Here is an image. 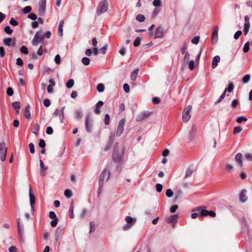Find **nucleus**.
<instances>
[{
  "label": "nucleus",
  "mask_w": 252,
  "mask_h": 252,
  "mask_svg": "<svg viewBox=\"0 0 252 252\" xmlns=\"http://www.w3.org/2000/svg\"><path fill=\"white\" fill-rule=\"evenodd\" d=\"M119 143H116L114 146L113 152L112 154L113 160L116 163H120L122 160L123 155L124 154V150L123 149L121 153H120Z\"/></svg>",
  "instance_id": "nucleus-1"
},
{
  "label": "nucleus",
  "mask_w": 252,
  "mask_h": 252,
  "mask_svg": "<svg viewBox=\"0 0 252 252\" xmlns=\"http://www.w3.org/2000/svg\"><path fill=\"white\" fill-rule=\"evenodd\" d=\"M110 172H109V171H107V170L106 169H104L103 171V172L101 173V174L100 175V176L99 178V180H98V182H99V188H98V193H99L102 190L103 182H104L105 177L107 176L106 180H108L110 177Z\"/></svg>",
  "instance_id": "nucleus-2"
},
{
  "label": "nucleus",
  "mask_w": 252,
  "mask_h": 252,
  "mask_svg": "<svg viewBox=\"0 0 252 252\" xmlns=\"http://www.w3.org/2000/svg\"><path fill=\"white\" fill-rule=\"evenodd\" d=\"M108 9V2L106 0L101 1L97 6L96 13L98 16L105 12Z\"/></svg>",
  "instance_id": "nucleus-3"
},
{
  "label": "nucleus",
  "mask_w": 252,
  "mask_h": 252,
  "mask_svg": "<svg viewBox=\"0 0 252 252\" xmlns=\"http://www.w3.org/2000/svg\"><path fill=\"white\" fill-rule=\"evenodd\" d=\"M192 106L190 105L186 107L182 113V119L184 122H188L190 119L191 116L190 112L191 110Z\"/></svg>",
  "instance_id": "nucleus-4"
},
{
  "label": "nucleus",
  "mask_w": 252,
  "mask_h": 252,
  "mask_svg": "<svg viewBox=\"0 0 252 252\" xmlns=\"http://www.w3.org/2000/svg\"><path fill=\"white\" fill-rule=\"evenodd\" d=\"M7 153V148L5 147V143L1 141L0 143V160L4 161L5 160Z\"/></svg>",
  "instance_id": "nucleus-5"
},
{
  "label": "nucleus",
  "mask_w": 252,
  "mask_h": 252,
  "mask_svg": "<svg viewBox=\"0 0 252 252\" xmlns=\"http://www.w3.org/2000/svg\"><path fill=\"white\" fill-rule=\"evenodd\" d=\"M64 108H65V106H63L59 109H56L53 114V116L59 117L60 121L61 123H63V120L64 118Z\"/></svg>",
  "instance_id": "nucleus-6"
},
{
  "label": "nucleus",
  "mask_w": 252,
  "mask_h": 252,
  "mask_svg": "<svg viewBox=\"0 0 252 252\" xmlns=\"http://www.w3.org/2000/svg\"><path fill=\"white\" fill-rule=\"evenodd\" d=\"M126 123V119L123 118L120 120L118 123V126L117 127V130L116 131V135L117 136H120L124 131V127Z\"/></svg>",
  "instance_id": "nucleus-7"
},
{
  "label": "nucleus",
  "mask_w": 252,
  "mask_h": 252,
  "mask_svg": "<svg viewBox=\"0 0 252 252\" xmlns=\"http://www.w3.org/2000/svg\"><path fill=\"white\" fill-rule=\"evenodd\" d=\"M29 196L31 209L33 211L34 210V206L35 203V198L33 193L32 192V187L31 185H30L29 187Z\"/></svg>",
  "instance_id": "nucleus-8"
},
{
  "label": "nucleus",
  "mask_w": 252,
  "mask_h": 252,
  "mask_svg": "<svg viewBox=\"0 0 252 252\" xmlns=\"http://www.w3.org/2000/svg\"><path fill=\"white\" fill-rule=\"evenodd\" d=\"M164 29L162 26H158L156 30L154 38H162L164 36Z\"/></svg>",
  "instance_id": "nucleus-9"
},
{
  "label": "nucleus",
  "mask_w": 252,
  "mask_h": 252,
  "mask_svg": "<svg viewBox=\"0 0 252 252\" xmlns=\"http://www.w3.org/2000/svg\"><path fill=\"white\" fill-rule=\"evenodd\" d=\"M92 124L90 122V116L88 115L86 117L85 120V128L86 131L88 133H91L92 131Z\"/></svg>",
  "instance_id": "nucleus-10"
},
{
  "label": "nucleus",
  "mask_w": 252,
  "mask_h": 252,
  "mask_svg": "<svg viewBox=\"0 0 252 252\" xmlns=\"http://www.w3.org/2000/svg\"><path fill=\"white\" fill-rule=\"evenodd\" d=\"M218 31L219 28L217 26H215L214 28V30L212 34V40L214 44H216L218 42Z\"/></svg>",
  "instance_id": "nucleus-11"
},
{
  "label": "nucleus",
  "mask_w": 252,
  "mask_h": 252,
  "mask_svg": "<svg viewBox=\"0 0 252 252\" xmlns=\"http://www.w3.org/2000/svg\"><path fill=\"white\" fill-rule=\"evenodd\" d=\"M249 17L247 15L245 17V23L244 26V32L245 35H247L249 32L250 27V23L249 21Z\"/></svg>",
  "instance_id": "nucleus-12"
},
{
  "label": "nucleus",
  "mask_w": 252,
  "mask_h": 252,
  "mask_svg": "<svg viewBox=\"0 0 252 252\" xmlns=\"http://www.w3.org/2000/svg\"><path fill=\"white\" fill-rule=\"evenodd\" d=\"M17 231L19 235L22 236L24 233V226L20 222V219L18 218L17 219Z\"/></svg>",
  "instance_id": "nucleus-13"
},
{
  "label": "nucleus",
  "mask_w": 252,
  "mask_h": 252,
  "mask_svg": "<svg viewBox=\"0 0 252 252\" xmlns=\"http://www.w3.org/2000/svg\"><path fill=\"white\" fill-rule=\"evenodd\" d=\"M247 192V191L246 189H243L240 193L239 199L240 201L242 203L245 202L248 199V197L246 195Z\"/></svg>",
  "instance_id": "nucleus-14"
},
{
  "label": "nucleus",
  "mask_w": 252,
  "mask_h": 252,
  "mask_svg": "<svg viewBox=\"0 0 252 252\" xmlns=\"http://www.w3.org/2000/svg\"><path fill=\"white\" fill-rule=\"evenodd\" d=\"M220 57L219 56H216L214 57L212 62V68H215L218 64V63L220 62Z\"/></svg>",
  "instance_id": "nucleus-15"
},
{
  "label": "nucleus",
  "mask_w": 252,
  "mask_h": 252,
  "mask_svg": "<svg viewBox=\"0 0 252 252\" xmlns=\"http://www.w3.org/2000/svg\"><path fill=\"white\" fill-rule=\"evenodd\" d=\"M242 155L241 153H238L235 157V159L236 162L238 163L240 167H242L243 166V161L242 160Z\"/></svg>",
  "instance_id": "nucleus-16"
},
{
  "label": "nucleus",
  "mask_w": 252,
  "mask_h": 252,
  "mask_svg": "<svg viewBox=\"0 0 252 252\" xmlns=\"http://www.w3.org/2000/svg\"><path fill=\"white\" fill-rule=\"evenodd\" d=\"M178 219V216L177 215H173L170 216L167 219V222L170 223H176Z\"/></svg>",
  "instance_id": "nucleus-17"
},
{
  "label": "nucleus",
  "mask_w": 252,
  "mask_h": 252,
  "mask_svg": "<svg viewBox=\"0 0 252 252\" xmlns=\"http://www.w3.org/2000/svg\"><path fill=\"white\" fill-rule=\"evenodd\" d=\"M30 106L29 105H27L24 110V116L27 119H30L31 118V112H30Z\"/></svg>",
  "instance_id": "nucleus-18"
},
{
  "label": "nucleus",
  "mask_w": 252,
  "mask_h": 252,
  "mask_svg": "<svg viewBox=\"0 0 252 252\" xmlns=\"http://www.w3.org/2000/svg\"><path fill=\"white\" fill-rule=\"evenodd\" d=\"M46 8V2H39V13L40 15H43L45 12Z\"/></svg>",
  "instance_id": "nucleus-19"
},
{
  "label": "nucleus",
  "mask_w": 252,
  "mask_h": 252,
  "mask_svg": "<svg viewBox=\"0 0 252 252\" xmlns=\"http://www.w3.org/2000/svg\"><path fill=\"white\" fill-rule=\"evenodd\" d=\"M39 162H40V173L42 176H44V174L43 172H44V171H45L48 169V167L44 166V163L41 159H40Z\"/></svg>",
  "instance_id": "nucleus-20"
},
{
  "label": "nucleus",
  "mask_w": 252,
  "mask_h": 252,
  "mask_svg": "<svg viewBox=\"0 0 252 252\" xmlns=\"http://www.w3.org/2000/svg\"><path fill=\"white\" fill-rule=\"evenodd\" d=\"M193 172V167L189 166L186 170L185 178L190 177Z\"/></svg>",
  "instance_id": "nucleus-21"
},
{
  "label": "nucleus",
  "mask_w": 252,
  "mask_h": 252,
  "mask_svg": "<svg viewBox=\"0 0 252 252\" xmlns=\"http://www.w3.org/2000/svg\"><path fill=\"white\" fill-rule=\"evenodd\" d=\"M64 24V21L63 20H62L60 21L59 27H58V33L60 36L63 35V26Z\"/></svg>",
  "instance_id": "nucleus-22"
},
{
  "label": "nucleus",
  "mask_w": 252,
  "mask_h": 252,
  "mask_svg": "<svg viewBox=\"0 0 252 252\" xmlns=\"http://www.w3.org/2000/svg\"><path fill=\"white\" fill-rule=\"evenodd\" d=\"M197 211H200V215L201 216L205 217L208 215L209 211L206 209H201V207H198L196 209Z\"/></svg>",
  "instance_id": "nucleus-23"
},
{
  "label": "nucleus",
  "mask_w": 252,
  "mask_h": 252,
  "mask_svg": "<svg viewBox=\"0 0 252 252\" xmlns=\"http://www.w3.org/2000/svg\"><path fill=\"white\" fill-rule=\"evenodd\" d=\"M73 209H74L73 202H71V203L70 204V207H69V210H68L69 217L71 219H73L74 218V215L73 214Z\"/></svg>",
  "instance_id": "nucleus-24"
},
{
  "label": "nucleus",
  "mask_w": 252,
  "mask_h": 252,
  "mask_svg": "<svg viewBox=\"0 0 252 252\" xmlns=\"http://www.w3.org/2000/svg\"><path fill=\"white\" fill-rule=\"evenodd\" d=\"M139 71L138 69H135L134 71H133L131 75H130V79L132 81H135L138 75V72Z\"/></svg>",
  "instance_id": "nucleus-25"
},
{
  "label": "nucleus",
  "mask_w": 252,
  "mask_h": 252,
  "mask_svg": "<svg viewBox=\"0 0 252 252\" xmlns=\"http://www.w3.org/2000/svg\"><path fill=\"white\" fill-rule=\"evenodd\" d=\"M196 131V127L195 125H193L191 132L189 133V138L190 140L193 139L194 137L195 133Z\"/></svg>",
  "instance_id": "nucleus-26"
},
{
  "label": "nucleus",
  "mask_w": 252,
  "mask_h": 252,
  "mask_svg": "<svg viewBox=\"0 0 252 252\" xmlns=\"http://www.w3.org/2000/svg\"><path fill=\"white\" fill-rule=\"evenodd\" d=\"M34 37L38 38L40 41H42L44 40V35L40 31L37 32L35 33Z\"/></svg>",
  "instance_id": "nucleus-27"
},
{
  "label": "nucleus",
  "mask_w": 252,
  "mask_h": 252,
  "mask_svg": "<svg viewBox=\"0 0 252 252\" xmlns=\"http://www.w3.org/2000/svg\"><path fill=\"white\" fill-rule=\"evenodd\" d=\"M12 40V39L11 38H5L3 40V42L5 46H10L11 45Z\"/></svg>",
  "instance_id": "nucleus-28"
},
{
  "label": "nucleus",
  "mask_w": 252,
  "mask_h": 252,
  "mask_svg": "<svg viewBox=\"0 0 252 252\" xmlns=\"http://www.w3.org/2000/svg\"><path fill=\"white\" fill-rule=\"evenodd\" d=\"M136 20L139 22H144L145 20V16L142 14H138L136 16Z\"/></svg>",
  "instance_id": "nucleus-29"
},
{
  "label": "nucleus",
  "mask_w": 252,
  "mask_h": 252,
  "mask_svg": "<svg viewBox=\"0 0 252 252\" xmlns=\"http://www.w3.org/2000/svg\"><path fill=\"white\" fill-rule=\"evenodd\" d=\"M74 84V80L72 79H70L67 81L66 84V87L68 89L71 88Z\"/></svg>",
  "instance_id": "nucleus-30"
},
{
  "label": "nucleus",
  "mask_w": 252,
  "mask_h": 252,
  "mask_svg": "<svg viewBox=\"0 0 252 252\" xmlns=\"http://www.w3.org/2000/svg\"><path fill=\"white\" fill-rule=\"evenodd\" d=\"M20 51L25 55H27L29 53L28 49L25 46H22L20 49Z\"/></svg>",
  "instance_id": "nucleus-31"
},
{
  "label": "nucleus",
  "mask_w": 252,
  "mask_h": 252,
  "mask_svg": "<svg viewBox=\"0 0 252 252\" xmlns=\"http://www.w3.org/2000/svg\"><path fill=\"white\" fill-rule=\"evenodd\" d=\"M96 89L98 92L102 93L104 90V85L102 83L98 84L97 85Z\"/></svg>",
  "instance_id": "nucleus-32"
},
{
  "label": "nucleus",
  "mask_w": 252,
  "mask_h": 252,
  "mask_svg": "<svg viewBox=\"0 0 252 252\" xmlns=\"http://www.w3.org/2000/svg\"><path fill=\"white\" fill-rule=\"evenodd\" d=\"M64 194L66 198H70L72 195V193L70 190L66 189L64 192Z\"/></svg>",
  "instance_id": "nucleus-33"
},
{
  "label": "nucleus",
  "mask_w": 252,
  "mask_h": 252,
  "mask_svg": "<svg viewBox=\"0 0 252 252\" xmlns=\"http://www.w3.org/2000/svg\"><path fill=\"white\" fill-rule=\"evenodd\" d=\"M251 76L249 74L245 75L242 78V82L244 84L248 83L250 80Z\"/></svg>",
  "instance_id": "nucleus-34"
},
{
  "label": "nucleus",
  "mask_w": 252,
  "mask_h": 252,
  "mask_svg": "<svg viewBox=\"0 0 252 252\" xmlns=\"http://www.w3.org/2000/svg\"><path fill=\"white\" fill-rule=\"evenodd\" d=\"M82 63L85 65H88L90 63V60L87 57H84L82 59Z\"/></svg>",
  "instance_id": "nucleus-35"
},
{
  "label": "nucleus",
  "mask_w": 252,
  "mask_h": 252,
  "mask_svg": "<svg viewBox=\"0 0 252 252\" xmlns=\"http://www.w3.org/2000/svg\"><path fill=\"white\" fill-rule=\"evenodd\" d=\"M234 88L233 84L232 82L229 83V85L227 88H226L224 90H226V92L231 93L233 91Z\"/></svg>",
  "instance_id": "nucleus-36"
},
{
  "label": "nucleus",
  "mask_w": 252,
  "mask_h": 252,
  "mask_svg": "<svg viewBox=\"0 0 252 252\" xmlns=\"http://www.w3.org/2000/svg\"><path fill=\"white\" fill-rule=\"evenodd\" d=\"M141 42V38L140 37H137L134 41L133 45L135 47L138 46Z\"/></svg>",
  "instance_id": "nucleus-37"
},
{
  "label": "nucleus",
  "mask_w": 252,
  "mask_h": 252,
  "mask_svg": "<svg viewBox=\"0 0 252 252\" xmlns=\"http://www.w3.org/2000/svg\"><path fill=\"white\" fill-rule=\"evenodd\" d=\"M12 106L14 109H19L20 108V103L18 101L13 102Z\"/></svg>",
  "instance_id": "nucleus-38"
},
{
  "label": "nucleus",
  "mask_w": 252,
  "mask_h": 252,
  "mask_svg": "<svg viewBox=\"0 0 252 252\" xmlns=\"http://www.w3.org/2000/svg\"><path fill=\"white\" fill-rule=\"evenodd\" d=\"M226 93V90H224L223 93L221 94V95L220 96V98L215 102V104H218L220 103L221 100L224 98L225 94Z\"/></svg>",
  "instance_id": "nucleus-39"
},
{
  "label": "nucleus",
  "mask_w": 252,
  "mask_h": 252,
  "mask_svg": "<svg viewBox=\"0 0 252 252\" xmlns=\"http://www.w3.org/2000/svg\"><path fill=\"white\" fill-rule=\"evenodd\" d=\"M32 10V7L30 6H27L23 9V12L25 14L30 13Z\"/></svg>",
  "instance_id": "nucleus-40"
},
{
  "label": "nucleus",
  "mask_w": 252,
  "mask_h": 252,
  "mask_svg": "<svg viewBox=\"0 0 252 252\" xmlns=\"http://www.w3.org/2000/svg\"><path fill=\"white\" fill-rule=\"evenodd\" d=\"M249 46H250V43L249 42H247L244 46V47H243V52L244 53H247L249 51Z\"/></svg>",
  "instance_id": "nucleus-41"
},
{
  "label": "nucleus",
  "mask_w": 252,
  "mask_h": 252,
  "mask_svg": "<svg viewBox=\"0 0 252 252\" xmlns=\"http://www.w3.org/2000/svg\"><path fill=\"white\" fill-rule=\"evenodd\" d=\"M41 41H40L38 38H35V37L34 36V38L32 40V44L33 46H37L39 42Z\"/></svg>",
  "instance_id": "nucleus-42"
},
{
  "label": "nucleus",
  "mask_w": 252,
  "mask_h": 252,
  "mask_svg": "<svg viewBox=\"0 0 252 252\" xmlns=\"http://www.w3.org/2000/svg\"><path fill=\"white\" fill-rule=\"evenodd\" d=\"M4 31L6 33L9 34H11L13 32V30L10 29V27L9 26H6L4 28Z\"/></svg>",
  "instance_id": "nucleus-43"
},
{
  "label": "nucleus",
  "mask_w": 252,
  "mask_h": 252,
  "mask_svg": "<svg viewBox=\"0 0 252 252\" xmlns=\"http://www.w3.org/2000/svg\"><path fill=\"white\" fill-rule=\"evenodd\" d=\"M109 123H110V116H109V114H106L105 115V117H104V124L106 126H108V125H109Z\"/></svg>",
  "instance_id": "nucleus-44"
},
{
  "label": "nucleus",
  "mask_w": 252,
  "mask_h": 252,
  "mask_svg": "<svg viewBox=\"0 0 252 252\" xmlns=\"http://www.w3.org/2000/svg\"><path fill=\"white\" fill-rule=\"evenodd\" d=\"M39 129V126L37 124H35L33 126L32 132L37 134Z\"/></svg>",
  "instance_id": "nucleus-45"
},
{
  "label": "nucleus",
  "mask_w": 252,
  "mask_h": 252,
  "mask_svg": "<svg viewBox=\"0 0 252 252\" xmlns=\"http://www.w3.org/2000/svg\"><path fill=\"white\" fill-rule=\"evenodd\" d=\"M153 4L155 7H159L161 6V1L160 0H154Z\"/></svg>",
  "instance_id": "nucleus-46"
},
{
  "label": "nucleus",
  "mask_w": 252,
  "mask_h": 252,
  "mask_svg": "<svg viewBox=\"0 0 252 252\" xmlns=\"http://www.w3.org/2000/svg\"><path fill=\"white\" fill-rule=\"evenodd\" d=\"M247 119L243 116H241L238 117L237 119L236 122L238 123H241L243 121L246 122L247 121Z\"/></svg>",
  "instance_id": "nucleus-47"
},
{
  "label": "nucleus",
  "mask_w": 252,
  "mask_h": 252,
  "mask_svg": "<svg viewBox=\"0 0 252 252\" xmlns=\"http://www.w3.org/2000/svg\"><path fill=\"white\" fill-rule=\"evenodd\" d=\"M190 59V55L188 52H186L184 59V62L187 63L189 62Z\"/></svg>",
  "instance_id": "nucleus-48"
},
{
  "label": "nucleus",
  "mask_w": 252,
  "mask_h": 252,
  "mask_svg": "<svg viewBox=\"0 0 252 252\" xmlns=\"http://www.w3.org/2000/svg\"><path fill=\"white\" fill-rule=\"evenodd\" d=\"M9 23L13 26H16L18 25V22L13 18H11L10 20Z\"/></svg>",
  "instance_id": "nucleus-49"
},
{
  "label": "nucleus",
  "mask_w": 252,
  "mask_h": 252,
  "mask_svg": "<svg viewBox=\"0 0 252 252\" xmlns=\"http://www.w3.org/2000/svg\"><path fill=\"white\" fill-rule=\"evenodd\" d=\"M173 195V192L171 189H167L166 191V195L167 197H171Z\"/></svg>",
  "instance_id": "nucleus-50"
},
{
  "label": "nucleus",
  "mask_w": 252,
  "mask_h": 252,
  "mask_svg": "<svg viewBox=\"0 0 252 252\" xmlns=\"http://www.w3.org/2000/svg\"><path fill=\"white\" fill-rule=\"evenodd\" d=\"M242 130V128L240 126H236L234 128L233 133L234 134H237L240 133Z\"/></svg>",
  "instance_id": "nucleus-51"
},
{
  "label": "nucleus",
  "mask_w": 252,
  "mask_h": 252,
  "mask_svg": "<svg viewBox=\"0 0 252 252\" xmlns=\"http://www.w3.org/2000/svg\"><path fill=\"white\" fill-rule=\"evenodd\" d=\"M156 190L158 192H160L162 189V185L160 184H157L156 185Z\"/></svg>",
  "instance_id": "nucleus-52"
},
{
  "label": "nucleus",
  "mask_w": 252,
  "mask_h": 252,
  "mask_svg": "<svg viewBox=\"0 0 252 252\" xmlns=\"http://www.w3.org/2000/svg\"><path fill=\"white\" fill-rule=\"evenodd\" d=\"M54 61H55V62L59 64L61 63V57L59 55H56L55 57V59H54Z\"/></svg>",
  "instance_id": "nucleus-53"
},
{
  "label": "nucleus",
  "mask_w": 252,
  "mask_h": 252,
  "mask_svg": "<svg viewBox=\"0 0 252 252\" xmlns=\"http://www.w3.org/2000/svg\"><path fill=\"white\" fill-rule=\"evenodd\" d=\"M194 67V62L193 60L189 62V68L190 70H192Z\"/></svg>",
  "instance_id": "nucleus-54"
},
{
  "label": "nucleus",
  "mask_w": 252,
  "mask_h": 252,
  "mask_svg": "<svg viewBox=\"0 0 252 252\" xmlns=\"http://www.w3.org/2000/svg\"><path fill=\"white\" fill-rule=\"evenodd\" d=\"M6 94L8 96H12L13 94V91L12 88L8 87L6 90Z\"/></svg>",
  "instance_id": "nucleus-55"
},
{
  "label": "nucleus",
  "mask_w": 252,
  "mask_h": 252,
  "mask_svg": "<svg viewBox=\"0 0 252 252\" xmlns=\"http://www.w3.org/2000/svg\"><path fill=\"white\" fill-rule=\"evenodd\" d=\"M49 217L50 219L53 220L58 219L56 214L55 213V212L53 211H51L49 212Z\"/></svg>",
  "instance_id": "nucleus-56"
},
{
  "label": "nucleus",
  "mask_w": 252,
  "mask_h": 252,
  "mask_svg": "<svg viewBox=\"0 0 252 252\" xmlns=\"http://www.w3.org/2000/svg\"><path fill=\"white\" fill-rule=\"evenodd\" d=\"M28 17L29 18H30L32 20H35L37 19L36 15L33 13H31L30 14H29L28 15Z\"/></svg>",
  "instance_id": "nucleus-57"
},
{
  "label": "nucleus",
  "mask_w": 252,
  "mask_h": 252,
  "mask_svg": "<svg viewBox=\"0 0 252 252\" xmlns=\"http://www.w3.org/2000/svg\"><path fill=\"white\" fill-rule=\"evenodd\" d=\"M39 146L42 148H44L45 147V145H46V144H45V141L42 139H40L39 140Z\"/></svg>",
  "instance_id": "nucleus-58"
},
{
  "label": "nucleus",
  "mask_w": 252,
  "mask_h": 252,
  "mask_svg": "<svg viewBox=\"0 0 252 252\" xmlns=\"http://www.w3.org/2000/svg\"><path fill=\"white\" fill-rule=\"evenodd\" d=\"M199 41V36H194L191 39V42L193 44H197Z\"/></svg>",
  "instance_id": "nucleus-59"
},
{
  "label": "nucleus",
  "mask_w": 252,
  "mask_h": 252,
  "mask_svg": "<svg viewBox=\"0 0 252 252\" xmlns=\"http://www.w3.org/2000/svg\"><path fill=\"white\" fill-rule=\"evenodd\" d=\"M123 88H124L125 92L126 93H128L129 92V91H130L129 90V86L128 84H126V83L124 84V85L123 86Z\"/></svg>",
  "instance_id": "nucleus-60"
},
{
  "label": "nucleus",
  "mask_w": 252,
  "mask_h": 252,
  "mask_svg": "<svg viewBox=\"0 0 252 252\" xmlns=\"http://www.w3.org/2000/svg\"><path fill=\"white\" fill-rule=\"evenodd\" d=\"M238 104V100L237 99H234L231 103V106L233 109H235L237 106Z\"/></svg>",
  "instance_id": "nucleus-61"
},
{
  "label": "nucleus",
  "mask_w": 252,
  "mask_h": 252,
  "mask_svg": "<svg viewBox=\"0 0 252 252\" xmlns=\"http://www.w3.org/2000/svg\"><path fill=\"white\" fill-rule=\"evenodd\" d=\"M178 206L177 205H173L170 207V212L172 213L175 212L178 209Z\"/></svg>",
  "instance_id": "nucleus-62"
},
{
  "label": "nucleus",
  "mask_w": 252,
  "mask_h": 252,
  "mask_svg": "<svg viewBox=\"0 0 252 252\" xmlns=\"http://www.w3.org/2000/svg\"><path fill=\"white\" fill-rule=\"evenodd\" d=\"M24 63L22 61V60L20 58H18L16 60V64L22 66L23 65Z\"/></svg>",
  "instance_id": "nucleus-63"
},
{
  "label": "nucleus",
  "mask_w": 252,
  "mask_h": 252,
  "mask_svg": "<svg viewBox=\"0 0 252 252\" xmlns=\"http://www.w3.org/2000/svg\"><path fill=\"white\" fill-rule=\"evenodd\" d=\"M58 219H54L53 220H52L51 221V225L52 227H55L57 226V224H58Z\"/></svg>",
  "instance_id": "nucleus-64"
}]
</instances>
